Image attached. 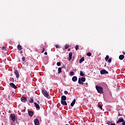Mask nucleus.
<instances>
[{"instance_id":"obj_1","label":"nucleus","mask_w":125,"mask_h":125,"mask_svg":"<svg viewBox=\"0 0 125 125\" xmlns=\"http://www.w3.org/2000/svg\"><path fill=\"white\" fill-rule=\"evenodd\" d=\"M66 99H67V97H66L65 96H62L61 97V104L62 105H65V106H67V102H66Z\"/></svg>"},{"instance_id":"obj_2","label":"nucleus","mask_w":125,"mask_h":125,"mask_svg":"<svg viewBox=\"0 0 125 125\" xmlns=\"http://www.w3.org/2000/svg\"><path fill=\"white\" fill-rule=\"evenodd\" d=\"M96 89L97 90L98 93H101V94L104 93L103 87H102L99 85H96Z\"/></svg>"},{"instance_id":"obj_3","label":"nucleus","mask_w":125,"mask_h":125,"mask_svg":"<svg viewBox=\"0 0 125 125\" xmlns=\"http://www.w3.org/2000/svg\"><path fill=\"white\" fill-rule=\"evenodd\" d=\"M10 118L11 119V120L12 122H15V121H16V116H15V114L12 113L11 114Z\"/></svg>"},{"instance_id":"obj_4","label":"nucleus","mask_w":125,"mask_h":125,"mask_svg":"<svg viewBox=\"0 0 125 125\" xmlns=\"http://www.w3.org/2000/svg\"><path fill=\"white\" fill-rule=\"evenodd\" d=\"M42 94L44 95V96H45V97L47 98L48 97V96H49L48 93L47 92V91L45 90V89L42 90Z\"/></svg>"},{"instance_id":"obj_5","label":"nucleus","mask_w":125,"mask_h":125,"mask_svg":"<svg viewBox=\"0 0 125 125\" xmlns=\"http://www.w3.org/2000/svg\"><path fill=\"white\" fill-rule=\"evenodd\" d=\"M9 85L11 86V87L14 88V89H16V88H17V86L15 85V84L13 83H10Z\"/></svg>"},{"instance_id":"obj_6","label":"nucleus","mask_w":125,"mask_h":125,"mask_svg":"<svg viewBox=\"0 0 125 125\" xmlns=\"http://www.w3.org/2000/svg\"><path fill=\"white\" fill-rule=\"evenodd\" d=\"M21 102L24 103L27 102V101H28V100H27V98L26 97H22L21 99Z\"/></svg>"},{"instance_id":"obj_7","label":"nucleus","mask_w":125,"mask_h":125,"mask_svg":"<svg viewBox=\"0 0 125 125\" xmlns=\"http://www.w3.org/2000/svg\"><path fill=\"white\" fill-rule=\"evenodd\" d=\"M14 73H15V75H16V76L17 79H19L20 75H19V72H18V70H15L14 71Z\"/></svg>"},{"instance_id":"obj_8","label":"nucleus","mask_w":125,"mask_h":125,"mask_svg":"<svg viewBox=\"0 0 125 125\" xmlns=\"http://www.w3.org/2000/svg\"><path fill=\"white\" fill-rule=\"evenodd\" d=\"M101 75H104V74H108V71L105 69H103L100 71Z\"/></svg>"},{"instance_id":"obj_9","label":"nucleus","mask_w":125,"mask_h":125,"mask_svg":"<svg viewBox=\"0 0 125 125\" xmlns=\"http://www.w3.org/2000/svg\"><path fill=\"white\" fill-rule=\"evenodd\" d=\"M34 124L35 125H40V121H39V119H34Z\"/></svg>"},{"instance_id":"obj_10","label":"nucleus","mask_w":125,"mask_h":125,"mask_svg":"<svg viewBox=\"0 0 125 125\" xmlns=\"http://www.w3.org/2000/svg\"><path fill=\"white\" fill-rule=\"evenodd\" d=\"M125 120L123 118H120L118 120V121H116L117 124H120V123H124Z\"/></svg>"},{"instance_id":"obj_11","label":"nucleus","mask_w":125,"mask_h":125,"mask_svg":"<svg viewBox=\"0 0 125 125\" xmlns=\"http://www.w3.org/2000/svg\"><path fill=\"white\" fill-rule=\"evenodd\" d=\"M72 56H73V53L70 52L69 53V57H68L69 61H70V60H72Z\"/></svg>"},{"instance_id":"obj_12","label":"nucleus","mask_w":125,"mask_h":125,"mask_svg":"<svg viewBox=\"0 0 125 125\" xmlns=\"http://www.w3.org/2000/svg\"><path fill=\"white\" fill-rule=\"evenodd\" d=\"M28 115L29 117H33L34 115V112L31 110H29L28 111Z\"/></svg>"},{"instance_id":"obj_13","label":"nucleus","mask_w":125,"mask_h":125,"mask_svg":"<svg viewBox=\"0 0 125 125\" xmlns=\"http://www.w3.org/2000/svg\"><path fill=\"white\" fill-rule=\"evenodd\" d=\"M34 104L35 105L36 109H38L39 110L41 109V107H40V104H39L37 103H34Z\"/></svg>"},{"instance_id":"obj_14","label":"nucleus","mask_w":125,"mask_h":125,"mask_svg":"<svg viewBox=\"0 0 125 125\" xmlns=\"http://www.w3.org/2000/svg\"><path fill=\"white\" fill-rule=\"evenodd\" d=\"M75 104H76V99H74L73 100L70 104V106H71V107H74V105H75Z\"/></svg>"},{"instance_id":"obj_15","label":"nucleus","mask_w":125,"mask_h":125,"mask_svg":"<svg viewBox=\"0 0 125 125\" xmlns=\"http://www.w3.org/2000/svg\"><path fill=\"white\" fill-rule=\"evenodd\" d=\"M72 81H73V82H77V81H78V78L77 77V76L73 77Z\"/></svg>"},{"instance_id":"obj_16","label":"nucleus","mask_w":125,"mask_h":125,"mask_svg":"<svg viewBox=\"0 0 125 125\" xmlns=\"http://www.w3.org/2000/svg\"><path fill=\"white\" fill-rule=\"evenodd\" d=\"M18 49L20 51V50H22L23 49V48H22V46H21V45L18 44Z\"/></svg>"},{"instance_id":"obj_17","label":"nucleus","mask_w":125,"mask_h":125,"mask_svg":"<svg viewBox=\"0 0 125 125\" xmlns=\"http://www.w3.org/2000/svg\"><path fill=\"white\" fill-rule=\"evenodd\" d=\"M120 60H123L125 58V56L124 55H120L119 57Z\"/></svg>"},{"instance_id":"obj_18","label":"nucleus","mask_w":125,"mask_h":125,"mask_svg":"<svg viewBox=\"0 0 125 125\" xmlns=\"http://www.w3.org/2000/svg\"><path fill=\"white\" fill-rule=\"evenodd\" d=\"M80 76H81V77H85V75L83 74V71H80Z\"/></svg>"},{"instance_id":"obj_19","label":"nucleus","mask_w":125,"mask_h":125,"mask_svg":"<svg viewBox=\"0 0 125 125\" xmlns=\"http://www.w3.org/2000/svg\"><path fill=\"white\" fill-rule=\"evenodd\" d=\"M29 102V103H34V97L31 98Z\"/></svg>"},{"instance_id":"obj_20","label":"nucleus","mask_w":125,"mask_h":125,"mask_svg":"<svg viewBox=\"0 0 125 125\" xmlns=\"http://www.w3.org/2000/svg\"><path fill=\"white\" fill-rule=\"evenodd\" d=\"M60 73H62V67H59L58 68V74H60Z\"/></svg>"},{"instance_id":"obj_21","label":"nucleus","mask_w":125,"mask_h":125,"mask_svg":"<svg viewBox=\"0 0 125 125\" xmlns=\"http://www.w3.org/2000/svg\"><path fill=\"white\" fill-rule=\"evenodd\" d=\"M83 61H84V58L83 57L80 60V61H79L80 64H81V63H82V62H83Z\"/></svg>"},{"instance_id":"obj_22","label":"nucleus","mask_w":125,"mask_h":125,"mask_svg":"<svg viewBox=\"0 0 125 125\" xmlns=\"http://www.w3.org/2000/svg\"><path fill=\"white\" fill-rule=\"evenodd\" d=\"M80 81H81V82H84V81H85V78H84V77L81 78H80Z\"/></svg>"},{"instance_id":"obj_23","label":"nucleus","mask_w":125,"mask_h":125,"mask_svg":"<svg viewBox=\"0 0 125 125\" xmlns=\"http://www.w3.org/2000/svg\"><path fill=\"white\" fill-rule=\"evenodd\" d=\"M83 82H82V81H81V78H79V80H78V83H79L80 84H83Z\"/></svg>"},{"instance_id":"obj_24","label":"nucleus","mask_w":125,"mask_h":125,"mask_svg":"<svg viewBox=\"0 0 125 125\" xmlns=\"http://www.w3.org/2000/svg\"><path fill=\"white\" fill-rule=\"evenodd\" d=\"M98 108H100L101 109V110H103V108H102V105H101V104H98Z\"/></svg>"},{"instance_id":"obj_25","label":"nucleus","mask_w":125,"mask_h":125,"mask_svg":"<svg viewBox=\"0 0 125 125\" xmlns=\"http://www.w3.org/2000/svg\"><path fill=\"white\" fill-rule=\"evenodd\" d=\"M105 60L106 62L108 61V60H109V56L108 55H106V57L105 58Z\"/></svg>"},{"instance_id":"obj_26","label":"nucleus","mask_w":125,"mask_h":125,"mask_svg":"<svg viewBox=\"0 0 125 125\" xmlns=\"http://www.w3.org/2000/svg\"><path fill=\"white\" fill-rule=\"evenodd\" d=\"M86 55H87V56L90 57V56H91V54L90 53L88 52V53H87Z\"/></svg>"},{"instance_id":"obj_27","label":"nucleus","mask_w":125,"mask_h":125,"mask_svg":"<svg viewBox=\"0 0 125 125\" xmlns=\"http://www.w3.org/2000/svg\"><path fill=\"white\" fill-rule=\"evenodd\" d=\"M21 59H22V61L24 62V61H25L26 60V58L25 57H22Z\"/></svg>"},{"instance_id":"obj_28","label":"nucleus","mask_w":125,"mask_h":125,"mask_svg":"<svg viewBox=\"0 0 125 125\" xmlns=\"http://www.w3.org/2000/svg\"><path fill=\"white\" fill-rule=\"evenodd\" d=\"M75 49L76 50H78L79 49V46L78 45H76Z\"/></svg>"},{"instance_id":"obj_29","label":"nucleus","mask_w":125,"mask_h":125,"mask_svg":"<svg viewBox=\"0 0 125 125\" xmlns=\"http://www.w3.org/2000/svg\"><path fill=\"white\" fill-rule=\"evenodd\" d=\"M57 66H61V62H58L57 63Z\"/></svg>"},{"instance_id":"obj_30","label":"nucleus","mask_w":125,"mask_h":125,"mask_svg":"<svg viewBox=\"0 0 125 125\" xmlns=\"http://www.w3.org/2000/svg\"><path fill=\"white\" fill-rule=\"evenodd\" d=\"M107 62L108 63H111V62H112V60L111 59H108Z\"/></svg>"},{"instance_id":"obj_31","label":"nucleus","mask_w":125,"mask_h":125,"mask_svg":"<svg viewBox=\"0 0 125 125\" xmlns=\"http://www.w3.org/2000/svg\"><path fill=\"white\" fill-rule=\"evenodd\" d=\"M106 124H107V125H111V124H112V121H111V122L108 121V122H107Z\"/></svg>"},{"instance_id":"obj_32","label":"nucleus","mask_w":125,"mask_h":125,"mask_svg":"<svg viewBox=\"0 0 125 125\" xmlns=\"http://www.w3.org/2000/svg\"><path fill=\"white\" fill-rule=\"evenodd\" d=\"M45 50V49H44V47H42V53H43V52H44Z\"/></svg>"},{"instance_id":"obj_33","label":"nucleus","mask_w":125,"mask_h":125,"mask_svg":"<svg viewBox=\"0 0 125 125\" xmlns=\"http://www.w3.org/2000/svg\"><path fill=\"white\" fill-rule=\"evenodd\" d=\"M69 47V45H66L65 46V49H68V48Z\"/></svg>"},{"instance_id":"obj_34","label":"nucleus","mask_w":125,"mask_h":125,"mask_svg":"<svg viewBox=\"0 0 125 125\" xmlns=\"http://www.w3.org/2000/svg\"><path fill=\"white\" fill-rule=\"evenodd\" d=\"M70 74L71 76H73L74 75V72L71 71L70 72Z\"/></svg>"},{"instance_id":"obj_35","label":"nucleus","mask_w":125,"mask_h":125,"mask_svg":"<svg viewBox=\"0 0 125 125\" xmlns=\"http://www.w3.org/2000/svg\"><path fill=\"white\" fill-rule=\"evenodd\" d=\"M60 46V45H58V44H56V48H59V47Z\"/></svg>"},{"instance_id":"obj_36","label":"nucleus","mask_w":125,"mask_h":125,"mask_svg":"<svg viewBox=\"0 0 125 125\" xmlns=\"http://www.w3.org/2000/svg\"><path fill=\"white\" fill-rule=\"evenodd\" d=\"M2 48L3 50H6V47H2Z\"/></svg>"},{"instance_id":"obj_37","label":"nucleus","mask_w":125,"mask_h":125,"mask_svg":"<svg viewBox=\"0 0 125 125\" xmlns=\"http://www.w3.org/2000/svg\"><path fill=\"white\" fill-rule=\"evenodd\" d=\"M64 94H68V92L67 91H64Z\"/></svg>"},{"instance_id":"obj_38","label":"nucleus","mask_w":125,"mask_h":125,"mask_svg":"<svg viewBox=\"0 0 125 125\" xmlns=\"http://www.w3.org/2000/svg\"><path fill=\"white\" fill-rule=\"evenodd\" d=\"M120 116H123V115L121 114V113H118V117H120Z\"/></svg>"},{"instance_id":"obj_39","label":"nucleus","mask_w":125,"mask_h":125,"mask_svg":"<svg viewBox=\"0 0 125 125\" xmlns=\"http://www.w3.org/2000/svg\"><path fill=\"white\" fill-rule=\"evenodd\" d=\"M85 84L86 85H88V83H85Z\"/></svg>"},{"instance_id":"obj_40","label":"nucleus","mask_w":125,"mask_h":125,"mask_svg":"<svg viewBox=\"0 0 125 125\" xmlns=\"http://www.w3.org/2000/svg\"><path fill=\"white\" fill-rule=\"evenodd\" d=\"M37 104H40V101H37Z\"/></svg>"},{"instance_id":"obj_41","label":"nucleus","mask_w":125,"mask_h":125,"mask_svg":"<svg viewBox=\"0 0 125 125\" xmlns=\"http://www.w3.org/2000/svg\"><path fill=\"white\" fill-rule=\"evenodd\" d=\"M110 125H116L115 124H114V123H111V124H110Z\"/></svg>"},{"instance_id":"obj_42","label":"nucleus","mask_w":125,"mask_h":125,"mask_svg":"<svg viewBox=\"0 0 125 125\" xmlns=\"http://www.w3.org/2000/svg\"><path fill=\"white\" fill-rule=\"evenodd\" d=\"M47 54V52H45L44 53V55H46Z\"/></svg>"},{"instance_id":"obj_43","label":"nucleus","mask_w":125,"mask_h":125,"mask_svg":"<svg viewBox=\"0 0 125 125\" xmlns=\"http://www.w3.org/2000/svg\"><path fill=\"white\" fill-rule=\"evenodd\" d=\"M20 53H21V54L23 53V51H21Z\"/></svg>"},{"instance_id":"obj_44","label":"nucleus","mask_w":125,"mask_h":125,"mask_svg":"<svg viewBox=\"0 0 125 125\" xmlns=\"http://www.w3.org/2000/svg\"><path fill=\"white\" fill-rule=\"evenodd\" d=\"M10 80L12 81H14V79L13 78H11Z\"/></svg>"},{"instance_id":"obj_45","label":"nucleus","mask_w":125,"mask_h":125,"mask_svg":"<svg viewBox=\"0 0 125 125\" xmlns=\"http://www.w3.org/2000/svg\"><path fill=\"white\" fill-rule=\"evenodd\" d=\"M70 50H71V49L69 48L67 50H68V51H70Z\"/></svg>"},{"instance_id":"obj_46","label":"nucleus","mask_w":125,"mask_h":125,"mask_svg":"<svg viewBox=\"0 0 125 125\" xmlns=\"http://www.w3.org/2000/svg\"><path fill=\"white\" fill-rule=\"evenodd\" d=\"M123 54H124V55H125V52H123Z\"/></svg>"},{"instance_id":"obj_47","label":"nucleus","mask_w":125,"mask_h":125,"mask_svg":"<svg viewBox=\"0 0 125 125\" xmlns=\"http://www.w3.org/2000/svg\"><path fill=\"white\" fill-rule=\"evenodd\" d=\"M74 59H72V61H74Z\"/></svg>"},{"instance_id":"obj_48","label":"nucleus","mask_w":125,"mask_h":125,"mask_svg":"<svg viewBox=\"0 0 125 125\" xmlns=\"http://www.w3.org/2000/svg\"><path fill=\"white\" fill-rule=\"evenodd\" d=\"M104 66H105V67H106V65H105Z\"/></svg>"}]
</instances>
